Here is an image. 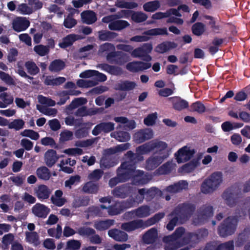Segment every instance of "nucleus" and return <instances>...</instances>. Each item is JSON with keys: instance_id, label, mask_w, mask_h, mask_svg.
<instances>
[{"instance_id": "obj_1", "label": "nucleus", "mask_w": 250, "mask_h": 250, "mask_svg": "<svg viewBox=\"0 0 250 250\" xmlns=\"http://www.w3.org/2000/svg\"><path fill=\"white\" fill-rule=\"evenodd\" d=\"M153 49L150 43H145L141 46L134 49L131 52V56L134 58H139L142 61H133L128 62L126 65V68L131 72L135 73L149 69L151 66L149 62L152 60V57L149 55Z\"/></svg>"}, {"instance_id": "obj_2", "label": "nucleus", "mask_w": 250, "mask_h": 250, "mask_svg": "<svg viewBox=\"0 0 250 250\" xmlns=\"http://www.w3.org/2000/svg\"><path fill=\"white\" fill-rule=\"evenodd\" d=\"M222 181V173L214 172L204 180L201 186V191L206 194L211 193L218 188Z\"/></svg>"}, {"instance_id": "obj_3", "label": "nucleus", "mask_w": 250, "mask_h": 250, "mask_svg": "<svg viewBox=\"0 0 250 250\" xmlns=\"http://www.w3.org/2000/svg\"><path fill=\"white\" fill-rule=\"evenodd\" d=\"M222 197L227 206L229 207H234L242 197L241 188L238 184H234L223 192Z\"/></svg>"}, {"instance_id": "obj_4", "label": "nucleus", "mask_w": 250, "mask_h": 250, "mask_svg": "<svg viewBox=\"0 0 250 250\" xmlns=\"http://www.w3.org/2000/svg\"><path fill=\"white\" fill-rule=\"evenodd\" d=\"M195 209V205L188 202H185L179 204L169 214V216H178L180 223L183 224L191 217Z\"/></svg>"}, {"instance_id": "obj_5", "label": "nucleus", "mask_w": 250, "mask_h": 250, "mask_svg": "<svg viewBox=\"0 0 250 250\" xmlns=\"http://www.w3.org/2000/svg\"><path fill=\"white\" fill-rule=\"evenodd\" d=\"M238 219L236 216H229L225 219L218 227V233L221 237H226L234 233Z\"/></svg>"}, {"instance_id": "obj_6", "label": "nucleus", "mask_w": 250, "mask_h": 250, "mask_svg": "<svg viewBox=\"0 0 250 250\" xmlns=\"http://www.w3.org/2000/svg\"><path fill=\"white\" fill-rule=\"evenodd\" d=\"M136 167L129 162H123L117 169V174L123 183L132 179Z\"/></svg>"}, {"instance_id": "obj_7", "label": "nucleus", "mask_w": 250, "mask_h": 250, "mask_svg": "<svg viewBox=\"0 0 250 250\" xmlns=\"http://www.w3.org/2000/svg\"><path fill=\"white\" fill-rule=\"evenodd\" d=\"M143 34L145 35L133 36L130 39V41L137 42H146L150 39V38L147 36L167 35L168 33L166 28H156L144 31Z\"/></svg>"}, {"instance_id": "obj_8", "label": "nucleus", "mask_w": 250, "mask_h": 250, "mask_svg": "<svg viewBox=\"0 0 250 250\" xmlns=\"http://www.w3.org/2000/svg\"><path fill=\"white\" fill-rule=\"evenodd\" d=\"M136 191L135 188L127 185H123L121 186L115 188L112 191V194L114 197L120 198H125L130 194Z\"/></svg>"}, {"instance_id": "obj_9", "label": "nucleus", "mask_w": 250, "mask_h": 250, "mask_svg": "<svg viewBox=\"0 0 250 250\" xmlns=\"http://www.w3.org/2000/svg\"><path fill=\"white\" fill-rule=\"evenodd\" d=\"M146 225L145 222L143 220L137 219L122 223L121 229L127 232H131L140 228L145 229L146 228Z\"/></svg>"}, {"instance_id": "obj_10", "label": "nucleus", "mask_w": 250, "mask_h": 250, "mask_svg": "<svg viewBox=\"0 0 250 250\" xmlns=\"http://www.w3.org/2000/svg\"><path fill=\"white\" fill-rule=\"evenodd\" d=\"M114 126L115 124L112 122H102L94 127L92 133L94 136H97L101 132L108 133L114 129Z\"/></svg>"}, {"instance_id": "obj_11", "label": "nucleus", "mask_w": 250, "mask_h": 250, "mask_svg": "<svg viewBox=\"0 0 250 250\" xmlns=\"http://www.w3.org/2000/svg\"><path fill=\"white\" fill-rule=\"evenodd\" d=\"M153 135V133L151 129H141L134 134L133 139L136 143L141 144L146 140L151 139Z\"/></svg>"}, {"instance_id": "obj_12", "label": "nucleus", "mask_w": 250, "mask_h": 250, "mask_svg": "<svg viewBox=\"0 0 250 250\" xmlns=\"http://www.w3.org/2000/svg\"><path fill=\"white\" fill-rule=\"evenodd\" d=\"M149 181L147 174L142 170H134L133 172L132 182L134 185L139 186L147 184Z\"/></svg>"}, {"instance_id": "obj_13", "label": "nucleus", "mask_w": 250, "mask_h": 250, "mask_svg": "<svg viewBox=\"0 0 250 250\" xmlns=\"http://www.w3.org/2000/svg\"><path fill=\"white\" fill-rule=\"evenodd\" d=\"M167 156H152L146 162L145 168L147 170H152L160 165Z\"/></svg>"}, {"instance_id": "obj_14", "label": "nucleus", "mask_w": 250, "mask_h": 250, "mask_svg": "<svg viewBox=\"0 0 250 250\" xmlns=\"http://www.w3.org/2000/svg\"><path fill=\"white\" fill-rule=\"evenodd\" d=\"M32 212L36 217L45 218L50 211L47 206L41 203H37L32 208Z\"/></svg>"}, {"instance_id": "obj_15", "label": "nucleus", "mask_w": 250, "mask_h": 250, "mask_svg": "<svg viewBox=\"0 0 250 250\" xmlns=\"http://www.w3.org/2000/svg\"><path fill=\"white\" fill-rule=\"evenodd\" d=\"M108 235L110 237L118 242H126L128 238V235L125 232L117 229H109L108 231Z\"/></svg>"}, {"instance_id": "obj_16", "label": "nucleus", "mask_w": 250, "mask_h": 250, "mask_svg": "<svg viewBox=\"0 0 250 250\" xmlns=\"http://www.w3.org/2000/svg\"><path fill=\"white\" fill-rule=\"evenodd\" d=\"M168 100L171 102L173 109L177 111H182L189 105L188 101L178 96L170 97Z\"/></svg>"}, {"instance_id": "obj_17", "label": "nucleus", "mask_w": 250, "mask_h": 250, "mask_svg": "<svg viewBox=\"0 0 250 250\" xmlns=\"http://www.w3.org/2000/svg\"><path fill=\"white\" fill-rule=\"evenodd\" d=\"M13 28L17 32L25 30L30 25V22L25 18L18 17L13 21Z\"/></svg>"}, {"instance_id": "obj_18", "label": "nucleus", "mask_w": 250, "mask_h": 250, "mask_svg": "<svg viewBox=\"0 0 250 250\" xmlns=\"http://www.w3.org/2000/svg\"><path fill=\"white\" fill-rule=\"evenodd\" d=\"M88 212L93 216L106 217L107 214V207L104 205L98 206H92L88 208Z\"/></svg>"}, {"instance_id": "obj_19", "label": "nucleus", "mask_w": 250, "mask_h": 250, "mask_svg": "<svg viewBox=\"0 0 250 250\" xmlns=\"http://www.w3.org/2000/svg\"><path fill=\"white\" fill-rule=\"evenodd\" d=\"M192 155L190 150L184 146L179 149L175 154L176 159L178 163L185 162L189 160Z\"/></svg>"}, {"instance_id": "obj_20", "label": "nucleus", "mask_w": 250, "mask_h": 250, "mask_svg": "<svg viewBox=\"0 0 250 250\" xmlns=\"http://www.w3.org/2000/svg\"><path fill=\"white\" fill-rule=\"evenodd\" d=\"M137 86L135 82L129 80H121L115 85L116 90L129 91L133 90Z\"/></svg>"}, {"instance_id": "obj_21", "label": "nucleus", "mask_w": 250, "mask_h": 250, "mask_svg": "<svg viewBox=\"0 0 250 250\" xmlns=\"http://www.w3.org/2000/svg\"><path fill=\"white\" fill-rule=\"evenodd\" d=\"M99 67L103 70L113 75L119 76L122 74V69L118 66L111 65L107 63H101Z\"/></svg>"}, {"instance_id": "obj_22", "label": "nucleus", "mask_w": 250, "mask_h": 250, "mask_svg": "<svg viewBox=\"0 0 250 250\" xmlns=\"http://www.w3.org/2000/svg\"><path fill=\"white\" fill-rule=\"evenodd\" d=\"M59 158L60 156L57 155L56 151L53 149L48 150L44 154L46 165L50 167L56 163Z\"/></svg>"}, {"instance_id": "obj_23", "label": "nucleus", "mask_w": 250, "mask_h": 250, "mask_svg": "<svg viewBox=\"0 0 250 250\" xmlns=\"http://www.w3.org/2000/svg\"><path fill=\"white\" fill-rule=\"evenodd\" d=\"M82 21L87 24H91L96 21L97 18L95 12L92 10L84 11L81 14Z\"/></svg>"}, {"instance_id": "obj_24", "label": "nucleus", "mask_w": 250, "mask_h": 250, "mask_svg": "<svg viewBox=\"0 0 250 250\" xmlns=\"http://www.w3.org/2000/svg\"><path fill=\"white\" fill-rule=\"evenodd\" d=\"M157 236V229L155 228H153L147 230L144 234L143 236V240L145 244H152L155 242Z\"/></svg>"}, {"instance_id": "obj_25", "label": "nucleus", "mask_w": 250, "mask_h": 250, "mask_svg": "<svg viewBox=\"0 0 250 250\" xmlns=\"http://www.w3.org/2000/svg\"><path fill=\"white\" fill-rule=\"evenodd\" d=\"M115 221L113 219L96 221L94 223V227L97 230L103 231L108 229L114 225Z\"/></svg>"}, {"instance_id": "obj_26", "label": "nucleus", "mask_w": 250, "mask_h": 250, "mask_svg": "<svg viewBox=\"0 0 250 250\" xmlns=\"http://www.w3.org/2000/svg\"><path fill=\"white\" fill-rule=\"evenodd\" d=\"M200 239L195 232H188L185 233L184 236L181 240L182 245H185L189 244H195L200 242Z\"/></svg>"}, {"instance_id": "obj_27", "label": "nucleus", "mask_w": 250, "mask_h": 250, "mask_svg": "<svg viewBox=\"0 0 250 250\" xmlns=\"http://www.w3.org/2000/svg\"><path fill=\"white\" fill-rule=\"evenodd\" d=\"M36 193L37 198L40 200L43 201L49 197L51 191L47 186L41 185L38 187Z\"/></svg>"}, {"instance_id": "obj_28", "label": "nucleus", "mask_w": 250, "mask_h": 250, "mask_svg": "<svg viewBox=\"0 0 250 250\" xmlns=\"http://www.w3.org/2000/svg\"><path fill=\"white\" fill-rule=\"evenodd\" d=\"M78 40V35L74 34H69L62 38V42L59 43V46L61 48L65 49L72 45Z\"/></svg>"}, {"instance_id": "obj_29", "label": "nucleus", "mask_w": 250, "mask_h": 250, "mask_svg": "<svg viewBox=\"0 0 250 250\" xmlns=\"http://www.w3.org/2000/svg\"><path fill=\"white\" fill-rule=\"evenodd\" d=\"M188 183L186 181H180L173 185H170L167 187V191L170 193H177L183 189L188 188Z\"/></svg>"}, {"instance_id": "obj_30", "label": "nucleus", "mask_w": 250, "mask_h": 250, "mask_svg": "<svg viewBox=\"0 0 250 250\" xmlns=\"http://www.w3.org/2000/svg\"><path fill=\"white\" fill-rule=\"evenodd\" d=\"M177 45L173 42H165L159 44L155 48V51L157 53L163 54L170 49L175 48Z\"/></svg>"}, {"instance_id": "obj_31", "label": "nucleus", "mask_w": 250, "mask_h": 250, "mask_svg": "<svg viewBox=\"0 0 250 250\" xmlns=\"http://www.w3.org/2000/svg\"><path fill=\"white\" fill-rule=\"evenodd\" d=\"M130 25L128 21L124 20H116L110 22L108 28L111 30L120 31Z\"/></svg>"}, {"instance_id": "obj_32", "label": "nucleus", "mask_w": 250, "mask_h": 250, "mask_svg": "<svg viewBox=\"0 0 250 250\" xmlns=\"http://www.w3.org/2000/svg\"><path fill=\"white\" fill-rule=\"evenodd\" d=\"M125 156L128 160L125 162H129L134 166L137 163L142 161L144 159L143 156L140 153L138 152L134 153L131 151H127Z\"/></svg>"}, {"instance_id": "obj_33", "label": "nucleus", "mask_w": 250, "mask_h": 250, "mask_svg": "<svg viewBox=\"0 0 250 250\" xmlns=\"http://www.w3.org/2000/svg\"><path fill=\"white\" fill-rule=\"evenodd\" d=\"M117 36V33L107 30H101L98 32V38L101 41H111Z\"/></svg>"}, {"instance_id": "obj_34", "label": "nucleus", "mask_w": 250, "mask_h": 250, "mask_svg": "<svg viewBox=\"0 0 250 250\" xmlns=\"http://www.w3.org/2000/svg\"><path fill=\"white\" fill-rule=\"evenodd\" d=\"M107 214L111 216L119 214L124 211L121 202H116L114 204L107 207Z\"/></svg>"}, {"instance_id": "obj_35", "label": "nucleus", "mask_w": 250, "mask_h": 250, "mask_svg": "<svg viewBox=\"0 0 250 250\" xmlns=\"http://www.w3.org/2000/svg\"><path fill=\"white\" fill-rule=\"evenodd\" d=\"M98 184L89 181L86 182L83 187V191L86 193L97 194L99 190Z\"/></svg>"}, {"instance_id": "obj_36", "label": "nucleus", "mask_w": 250, "mask_h": 250, "mask_svg": "<svg viewBox=\"0 0 250 250\" xmlns=\"http://www.w3.org/2000/svg\"><path fill=\"white\" fill-rule=\"evenodd\" d=\"M65 66V63L62 60H55L50 63L48 69L52 72H58L63 69Z\"/></svg>"}, {"instance_id": "obj_37", "label": "nucleus", "mask_w": 250, "mask_h": 250, "mask_svg": "<svg viewBox=\"0 0 250 250\" xmlns=\"http://www.w3.org/2000/svg\"><path fill=\"white\" fill-rule=\"evenodd\" d=\"M111 137L116 139L117 141L121 142H125L128 141L130 136L129 133L124 131H117L112 132L110 134Z\"/></svg>"}, {"instance_id": "obj_38", "label": "nucleus", "mask_w": 250, "mask_h": 250, "mask_svg": "<svg viewBox=\"0 0 250 250\" xmlns=\"http://www.w3.org/2000/svg\"><path fill=\"white\" fill-rule=\"evenodd\" d=\"M150 207L147 205L142 206L133 210L132 212L139 218H144L148 216L150 214Z\"/></svg>"}, {"instance_id": "obj_39", "label": "nucleus", "mask_w": 250, "mask_h": 250, "mask_svg": "<svg viewBox=\"0 0 250 250\" xmlns=\"http://www.w3.org/2000/svg\"><path fill=\"white\" fill-rule=\"evenodd\" d=\"M213 215V207L210 206H204L199 211L198 217L203 219H207Z\"/></svg>"}, {"instance_id": "obj_40", "label": "nucleus", "mask_w": 250, "mask_h": 250, "mask_svg": "<svg viewBox=\"0 0 250 250\" xmlns=\"http://www.w3.org/2000/svg\"><path fill=\"white\" fill-rule=\"evenodd\" d=\"M191 30L193 35L200 36L205 32L206 25L201 22H197L192 25Z\"/></svg>"}, {"instance_id": "obj_41", "label": "nucleus", "mask_w": 250, "mask_h": 250, "mask_svg": "<svg viewBox=\"0 0 250 250\" xmlns=\"http://www.w3.org/2000/svg\"><path fill=\"white\" fill-rule=\"evenodd\" d=\"M36 173L39 179L44 180H48L51 177V173L49 169L45 166L38 168Z\"/></svg>"}, {"instance_id": "obj_42", "label": "nucleus", "mask_w": 250, "mask_h": 250, "mask_svg": "<svg viewBox=\"0 0 250 250\" xmlns=\"http://www.w3.org/2000/svg\"><path fill=\"white\" fill-rule=\"evenodd\" d=\"M89 198L87 196H80L75 199L73 202V207L78 208L87 206L89 203Z\"/></svg>"}, {"instance_id": "obj_43", "label": "nucleus", "mask_w": 250, "mask_h": 250, "mask_svg": "<svg viewBox=\"0 0 250 250\" xmlns=\"http://www.w3.org/2000/svg\"><path fill=\"white\" fill-rule=\"evenodd\" d=\"M204 18L206 20H209L208 23V25L210 26V28L213 32L215 33H219L220 31L221 30V27L219 25L216 24V21L215 18L211 16L205 15Z\"/></svg>"}, {"instance_id": "obj_44", "label": "nucleus", "mask_w": 250, "mask_h": 250, "mask_svg": "<svg viewBox=\"0 0 250 250\" xmlns=\"http://www.w3.org/2000/svg\"><path fill=\"white\" fill-rule=\"evenodd\" d=\"M160 6L159 1L154 0L145 3L143 5V8L146 12H153L158 9Z\"/></svg>"}, {"instance_id": "obj_45", "label": "nucleus", "mask_w": 250, "mask_h": 250, "mask_svg": "<svg viewBox=\"0 0 250 250\" xmlns=\"http://www.w3.org/2000/svg\"><path fill=\"white\" fill-rule=\"evenodd\" d=\"M25 67L27 72L31 75H36L40 72V69L33 61H27L25 63Z\"/></svg>"}, {"instance_id": "obj_46", "label": "nucleus", "mask_w": 250, "mask_h": 250, "mask_svg": "<svg viewBox=\"0 0 250 250\" xmlns=\"http://www.w3.org/2000/svg\"><path fill=\"white\" fill-rule=\"evenodd\" d=\"M115 164L111 157L103 155L100 160V165L102 168H109L115 166Z\"/></svg>"}, {"instance_id": "obj_47", "label": "nucleus", "mask_w": 250, "mask_h": 250, "mask_svg": "<svg viewBox=\"0 0 250 250\" xmlns=\"http://www.w3.org/2000/svg\"><path fill=\"white\" fill-rule=\"evenodd\" d=\"M152 142L146 143L136 148V152L140 153L141 155L146 154L153 150Z\"/></svg>"}, {"instance_id": "obj_48", "label": "nucleus", "mask_w": 250, "mask_h": 250, "mask_svg": "<svg viewBox=\"0 0 250 250\" xmlns=\"http://www.w3.org/2000/svg\"><path fill=\"white\" fill-rule=\"evenodd\" d=\"M77 233L82 236H86L88 238L96 233L94 229L88 227H81L77 229Z\"/></svg>"}, {"instance_id": "obj_49", "label": "nucleus", "mask_w": 250, "mask_h": 250, "mask_svg": "<svg viewBox=\"0 0 250 250\" xmlns=\"http://www.w3.org/2000/svg\"><path fill=\"white\" fill-rule=\"evenodd\" d=\"M165 214L164 212H158L155 214L153 217L149 218L145 221L146 227H148L158 222L160 220L164 217Z\"/></svg>"}, {"instance_id": "obj_50", "label": "nucleus", "mask_w": 250, "mask_h": 250, "mask_svg": "<svg viewBox=\"0 0 250 250\" xmlns=\"http://www.w3.org/2000/svg\"><path fill=\"white\" fill-rule=\"evenodd\" d=\"M131 17V19L136 23L145 21L147 19V15L142 12H134Z\"/></svg>"}, {"instance_id": "obj_51", "label": "nucleus", "mask_w": 250, "mask_h": 250, "mask_svg": "<svg viewBox=\"0 0 250 250\" xmlns=\"http://www.w3.org/2000/svg\"><path fill=\"white\" fill-rule=\"evenodd\" d=\"M86 99L84 98H75L71 102V104L67 106V109L68 110L74 109L80 105L86 104Z\"/></svg>"}, {"instance_id": "obj_52", "label": "nucleus", "mask_w": 250, "mask_h": 250, "mask_svg": "<svg viewBox=\"0 0 250 250\" xmlns=\"http://www.w3.org/2000/svg\"><path fill=\"white\" fill-rule=\"evenodd\" d=\"M191 111L196 112L199 114H202L206 111V107L204 104L200 101L193 103L190 105Z\"/></svg>"}, {"instance_id": "obj_53", "label": "nucleus", "mask_w": 250, "mask_h": 250, "mask_svg": "<svg viewBox=\"0 0 250 250\" xmlns=\"http://www.w3.org/2000/svg\"><path fill=\"white\" fill-rule=\"evenodd\" d=\"M25 125V122L22 119H15L10 123L8 125V127L10 129H14L18 131L23 128Z\"/></svg>"}, {"instance_id": "obj_54", "label": "nucleus", "mask_w": 250, "mask_h": 250, "mask_svg": "<svg viewBox=\"0 0 250 250\" xmlns=\"http://www.w3.org/2000/svg\"><path fill=\"white\" fill-rule=\"evenodd\" d=\"M77 23L76 20L73 18V14L69 13L64 20L63 25L66 28H72Z\"/></svg>"}, {"instance_id": "obj_55", "label": "nucleus", "mask_w": 250, "mask_h": 250, "mask_svg": "<svg viewBox=\"0 0 250 250\" xmlns=\"http://www.w3.org/2000/svg\"><path fill=\"white\" fill-rule=\"evenodd\" d=\"M20 134L22 136L29 137L33 140H37L40 138L38 132L32 129H25L21 132Z\"/></svg>"}, {"instance_id": "obj_56", "label": "nucleus", "mask_w": 250, "mask_h": 250, "mask_svg": "<svg viewBox=\"0 0 250 250\" xmlns=\"http://www.w3.org/2000/svg\"><path fill=\"white\" fill-rule=\"evenodd\" d=\"M129 61L128 56L122 52L119 51L118 56L114 59V63L118 65H123Z\"/></svg>"}, {"instance_id": "obj_57", "label": "nucleus", "mask_w": 250, "mask_h": 250, "mask_svg": "<svg viewBox=\"0 0 250 250\" xmlns=\"http://www.w3.org/2000/svg\"><path fill=\"white\" fill-rule=\"evenodd\" d=\"M161 174H167L172 170V164L170 162H167L164 164L158 169Z\"/></svg>"}, {"instance_id": "obj_58", "label": "nucleus", "mask_w": 250, "mask_h": 250, "mask_svg": "<svg viewBox=\"0 0 250 250\" xmlns=\"http://www.w3.org/2000/svg\"><path fill=\"white\" fill-rule=\"evenodd\" d=\"M26 240L30 243L37 244L39 241V236L37 232H26Z\"/></svg>"}, {"instance_id": "obj_59", "label": "nucleus", "mask_w": 250, "mask_h": 250, "mask_svg": "<svg viewBox=\"0 0 250 250\" xmlns=\"http://www.w3.org/2000/svg\"><path fill=\"white\" fill-rule=\"evenodd\" d=\"M34 51L40 56H44L49 52V49L43 45H37L34 48Z\"/></svg>"}, {"instance_id": "obj_60", "label": "nucleus", "mask_w": 250, "mask_h": 250, "mask_svg": "<svg viewBox=\"0 0 250 250\" xmlns=\"http://www.w3.org/2000/svg\"><path fill=\"white\" fill-rule=\"evenodd\" d=\"M168 217H169V221L167 225V229L168 230H172L175 226L177 224L178 221L180 222L179 218L178 216L176 215H174L173 216H169L168 215Z\"/></svg>"}, {"instance_id": "obj_61", "label": "nucleus", "mask_w": 250, "mask_h": 250, "mask_svg": "<svg viewBox=\"0 0 250 250\" xmlns=\"http://www.w3.org/2000/svg\"><path fill=\"white\" fill-rule=\"evenodd\" d=\"M81 244L79 241L71 240L67 242L66 249L69 250H77L80 249Z\"/></svg>"}, {"instance_id": "obj_62", "label": "nucleus", "mask_w": 250, "mask_h": 250, "mask_svg": "<svg viewBox=\"0 0 250 250\" xmlns=\"http://www.w3.org/2000/svg\"><path fill=\"white\" fill-rule=\"evenodd\" d=\"M197 160H192L189 162L185 164L182 167L184 171L187 172H191L197 167Z\"/></svg>"}, {"instance_id": "obj_63", "label": "nucleus", "mask_w": 250, "mask_h": 250, "mask_svg": "<svg viewBox=\"0 0 250 250\" xmlns=\"http://www.w3.org/2000/svg\"><path fill=\"white\" fill-rule=\"evenodd\" d=\"M157 118V114L156 112L154 113L150 114L144 119V124L148 126L152 125L155 123L156 120Z\"/></svg>"}, {"instance_id": "obj_64", "label": "nucleus", "mask_w": 250, "mask_h": 250, "mask_svg": "<svg viewBox=\"0 0 250 250\" xmlns=\"http://www.w3.org/2000/svg\"><path fill=\"white\" fill-rule=\"evenodd\" d=\"M218 250H234L233 241H229L219 245Z\"/></svg>"}]
</instances>
